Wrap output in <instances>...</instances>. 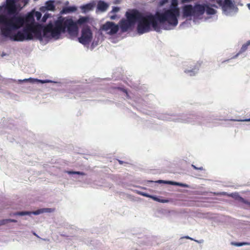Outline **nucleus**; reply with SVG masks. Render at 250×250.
<instances>
[{
  "instance_id": "obj_25",
  "label": "nucleus",
  "mask_w": 250,
  "mask_h": 250,
  "mask_svg": "<svg viewBox=\"0 0 250 250\" xmlns=\"http://www.w3.org/2000/svg\"><path fill=\"white\" fill-rule=\"evenodd\" d=\"M178 5V1L177 0H172L171 1V6L170 8H178L177 7Z\"/></svg>"
},
{
  "instance_id": "obj_36",
  "label": "nucleus",
  "mask_w": 250,
  "mask_h": 250,
  "mask_svg": "<svg viewBox=\"0 0 250 250\" xmlns=\"http://www.w3.org/2000/svg\"><path fill=\"white\" fill-rule=\"evenodd\" d=\"M162 182H163V181H162V180H159V183H162Z\"/></svg>"
},
{
  "instance_id": "obj_12",
  "label": "nucleus",
  "mask_w": 250,
  "mask_h": 250,
  "mask_svg": "<svg viewBox=\"0 0 250 250\" xmlns=\"http://www.w3.org/2000/svg\"><path fill=\"white\" fill-rule=\"evenodd\" d=\"M216 2L223 7L230 8L232 5L231 0H216Z\"/></svg>"
},
{
  "instance_id": "obj_14",
  "label": "nucleus",
  "mask_w": 250,
  "mask_h": 250,
  "mask_svg": "<svg viewBox=\"0 0 250 250\" xmlns=\"http://www.w3.org/2000/svg\"><path fill=\"white\" fill-rule=\"evenodd\" d=\"M77 8L75 6L65 7L60 12L61 14H67L71 12H75Z\"/></svg>"
},
{
  "instance_id": "obj_19",
  "label": "nucleus",
  "mask_w": 250,
  "mask_h": 250,
  "mask_svg": "<svg viewBox=\"0 0 250 250\" xmlns=\"http://www.w3.org/2000/svg\"><path fill=\"white\" fill-rule=\"evenodd\" d=\"M231 245L237 247H240L242 246H245V245H250V242H231Z\"/></svg>"
},
{
  "instance_id": "obj_23",
  "label": "nucleus",
  "mask_w": 250,
  "mask_h": 250,
  "mask_svg": "<svg viewBox=\"0 0 250 250\" xmlns=\"http://www.w3.org/2000/svg\"><path fill=\"white\" fill-rule=\"evenodd\" d=\"M169 183H170L172 185H177L180 186L182 187H188V185L186 184H182V183H179L174 182H169Z\"/></svg>"
},
{
  "instance_id": "obj_1",
  "label": "nucleus",
  "mask_w": 250,
  "mask_h": 250,
  "mask_svg": "<svg viewBox=\"0 0 250 250\" xmlns=\"http://www.w3.org/2000/svg\"><path fill=\"white\" fill-rule=\"evenodd\" d=\"M88 21V18L82 17L77 21H74L71 18H60L54 22V24L50 23L43 30L44 35L51 33L53 38H58L61 34L67 32L71 37H76L78 34V24H83Z\"/></svg>"
},
{
  "instance_id": "obj_38",
  "label": "nucleus",
  "mask_w": 250,
  "mask_h": 250,
  "mask_svg": "<svg viewBox=\"0 0 250 250\" xmlns=\"http://www.w3.org/2000/svg\"><path fill=\"white\" fill-rule=\"evenodd\" d=\"M28 80L27 79H24L23 81H27Z\"/></svg>"
},
{
  "instance_id": "obj_18",
  "label": "nucleus",
  "mask_w": 250,
  "mask_h": 250,
  "mask_svg": "<svg viewBox=\"0 0 250 250\" xmlns=\"http://www.w3.org/2000/svg\"><path fill=\"white\" fill-rule=\"evenodd\" d=\"M11 222L17 223V221L15 219H3L1 220H0V226L5 225L8 223H11Z\"/></svg>"
},
{
  "instance_id": "obj_17",
  "label": "nucleus",
  "mask_w": 250,
  "mask_h": 250,
  "mask_svg": "<svg viewBox=\"0 0 250 250\" xmlns=\"http://www.w3.org/2000/svg\"><path fill=\"white\" fill-rule=\"evenodd\" d=\"M142 195H143V196H146V197H150V198L153 199L154 201H158L159 202L167 203L168 202L167 200L160 199V198H159L156 196H152V195H149L146 193H142Z\"/></svg>"
},
{
  "instance_id": "obj_10",
  "label": "nucleus",
  "mask_w": 250,
  "mask_h": 250,
  "mask_svg": "<svg viewBox=\"0 0 250 250\" xmlns=\"http://www.w3.org/2000/svg\"><path fill=\"white\" fill-rule=\"evenodd\" d=\"M125 15L127 19L134 25L136 22L139 21L143 15L137 10L133 9L130 12H127Z\"/></svg>"
},
{
  "instance_id": "obj_21",
  "label": "nucleus",
  "mask_w": 250,
  "mask_h": 250,
  "mask_svg": "<svg viewBox=\"0 0 250 250\" xmlns=\"http://www.w3.org/2000/svg\"><path fill=\"white\" fill-rule=\"evenodd\" d=\"M31 214V212L29 211H18L13 213L14 215H19V216H23L25 215H30Z\"/></svg>"
},
{
  "instance_id": "obj_5",
  "label": "nucleus",
  "mask_w": 250,
  "mask_h": 250,
  "mask_svg": "<svg viewBox=\"0 0 250 250\" xmlns=\"http://www.w3.org/2000/svg\"><path fill=\"white\" fill-rule=\"evenodd\" d=\"M208 15L216 14V11L207 4L196 3L194 6L191 4L185 5L183 7V17L188 18L193 17L195 19H200L205 12Z\"/></svg>"
},
{
  "instance_id": "obj_27",
  "label": "nucleus",
  "mask_w": 250,
  "mask_h": 250,
  "mask_svg": "<svg viewBox=\"0 0 250 250\" xmlns=\"http://www.w3.org/2000/svg\"><path fill=\"white\" fill-rule=\"evenodd\" d=\"M231 121H238V122H250V118L246 119L244 120H231Z\"/></svg>"
},
{
  "instance_id": "obj_16",
  "label": "nucleus",
  "mask_w": 250,
  "mask_h": 250,
  "mask_svg": "<svg viewBox=\"0 0 250 250\" xmlns=\"http://www.w3.org/2000/svg\"><path fill=\"white\" fill-rule=\"evenodd\" d=\"M45 8L50 11H54L55 10V6L54 4V1L49 0L45 3Z\"/></svg>"
},
{
  "instance_id": "obj_22",
  "label": "nucleus",
  "mask_w": 250,
  "mask_h": 250,
  "mask_svg": "<svg viewBox=\"0 0 250 250\" xmlns=\"http://www.w3.org/2000/svg\"><path fill=\"white\" fill-rule=\"evenodd\" d=\"M82 9L84 11L91 9L92 5L90 4H87L82 6Z\"/></svg>"
},
{
  "instance_id": "obj_32",
  "label": "nucleus",
  "mask_w": 250,
  "mask_h": 250,
  "mask_svg": "<svg viewBox=\"0 0 250 250\" xmlns=\"http://www.w3.org/2000/svg\"><path fill=\"white\" fill-rule=\"evenodd\" d=\"M116 17H117V16H116V15H113V16H111L110 17V19H111V20H114V19H116Z\"/></svg>"
},
{
  "instance_id": "obj_15",
  "label": "nucleus",
  "mask_w": 250,
  "mask_h": 250,
  "mask_svg": "<svg viewBox=\"0 0 250 250\" xmlns=\"http://www.w3.org/2000/svg\"><path fill=\"white\" fill-rule=\"evenodd\" d=\"M108 7V5L103 1H100L97 4L98 9L101 11H105Z\"/></svg>"
},
{
  "instance_id": "obj_30",
  "label": "nucleus",
  "mask_w": 250,
  "mask_h": 250,
  "mask_svg": "<svg viewBox=\"0 0 250 250\" xmlns=\"http://www.w3.org/2000/svg\"><path fill=\"white\" fill-rule=\"evenodd\" d=\"M49 17V14H44V15L43 16V18H42V20L43 21H45Z\"/></svg>"
},
{
  "instance_id": "obj_31",
  "label": "nucleus",
  "mask_w": 250,
  "mask_h": 250,
  "mask_svg": "<svg viewBox=\"0 0 250 250\" xmlns=\"http://www.w3.org/2000/svg\"><path fill=\"white\" fill-rule=\"evenodd\" d=\"M195 69V67H193L192 68V70H186L185 71V72L186 73H193V69Z\"/></svg>"
},
{
  "instance_id": "obj_3",
  "label": "nucleus",
  "mask_w": 250,
  "mask_h": 250,
  "mask_svg": "<svg viewBox=\"0 0 250 250\" xmlns=\"http://www.w3.org/2000/svg\"><path fill=\"white\" fill-rule=\"evenodd\" d=\"M44 27V28H45ZM42 27L41 24H27L25 25L22 30L17 32L16 34L10 35V37H5L10 38L12 40L17 42H22L26 40H31L34 38L39 40L42 39V32L43 33ZM48 33H47L46 36Z\"/></svg>"
},
{
  "instance_id": "obj_20",
  "label": "nucleus",
  "mask_w": 250,
  "mask_h": 250,
  "mask_svg": "<svg viewBox=\"0 0 250 250\" xmlns=\"http://www.w3.org/2000/svg\"><path fill=\"white\" fill-rule=\"evenodd\" d=\"M250 45V40L248 41L246 43L244 44L240 49L239 54L245 52L247 49L248 47Z\"/></svg>"
},
{
  "instance_id": "obj_37",
  "label": "nucleus",
  "mask_w": 250,
  "mask_h": 250,
  "mask_svg": "<svg viewBox=\"0 0 250 250\" xmlns=\"http://www.w3.org/2000/svg\"><path fill=\"white\" fill-rule=\"evenodd\" d=\"M226 192H223V193H222V194H223V195H226Z\"/></svg>"
},
{
  "instance_id": "obj_11",
  "label": "nucleus",
  "mask_w": 250,
  "mask_h": 250,
  "mask_svg": "<svg viewBox=\"0 0 250 250\" xmlns=\"http://www.w3.org/2000/svg\"><path fill=\"white\" fill-rule=\"evenodd\" d=\"M120 27L122 32H126L133 25L127 19H122L119 22Z\"/></svg>"
},
{
  "instance_id": "obj_6",
  "label": "nucleus",
  "mask_w": 250,
  "mask_h": 250,
  "mask_svg": "<svg viewBox=\"0 0 250 250\" xmlns=\"http://www.w3.org/2000/svg\"><path fill=\"white\" fill-rule=\"evenodd\" d=\"M151 27L156 31L160 30V26L156 15L149 14L145 16L143 15L138 22L137 32L139 34L148 32L151 30Z\"/></svg>"
},
{
  "instance_id": "obj_28",
  "label": "nucleus",
  "mask_w": 250,
  "mask_h": 250,
  "mask_svg": "<svg viewBox=\"0 0 250 250\" xmlns=\"http://www.w3.org/2000/svg\"><path fill=\"white\" fill-rule=\"evenodd\" d=\"M120 10V8L118 7H114L112 9V12L113 13H116L118 12Z\"/></svg>"
},
{
  "instance_id": "obj_39",
  "label": "nucleus",
  "mask_w": 250,
  "mask_h": 250,
  "mask_svg": "<svg viewBox=\"0 0 250 250\" xmlns=\"http://www.w3.org/2000/svg\"><path fill=\"white\" fill-rule=\"evenodd\" d=\"M187 238H188V239H190V238L189 237H186Z\"/></svg>"
},
{
  "instance_id": "obj_34",
  "label": "nucleus",
  "mask_w": 250,
  "mask_h": 250,
  "mask_svg": "<svg viewBox=\"0 0 250 250\" xmlns=\"http://www.w3.org/2000/svg\"><path fill=\"white\" fill-rule=\"evenodd\" d=\"M118 162L120 164H123L124 163V162L121 160H118Z\"/></svg>"
},
{
  "instance_id": "obj_7",
  "label": "nucleus",
  "mask_w": 250,
  "mask_h": 250,
  "mask_svg": "<svg viewBox=\"0 0 250 250\" xmlns=\"http://www.w3.org/2000/svg\"><path fill=\"white\" fill-rule=\"evenodd\" d=\"M92 39V33L88 26H84L82 30L81 36L78 38L79 42L83 44H88Z\"/></svg>"
},
{
  "instance_id": "obj_24",
  "label": "nucleus",
  "mask_w": 250,
  "mask_h": 250,
  "mask_svg": "<svg viewBox=\"0 0 250 250\" xmlns=\"http://www.w3.org/2000/svg\"><path fill=\"white\" fill-rule=\"evenodd\" d=\"M238 200H239L240 202H242V203H244V204H247V205H250V202H249V201H247V200H245V199H244L243 198H242V197L238 196Z\"/></svg>"
},
{
  "instance_id": "obj_8",
  "label": "nucleus",
  "mask_w": 250,
  "mask_h": 250,
  "mask_svg": "<svg viewBox=\"0 0 250 250\" xmlns=\"http://www.w3.org/2000/svg\"><path fill=\"white\" fill-rule=\"evenodd\" d=\"M101 30L105 31L107 34L112 35L117 33L119 26L113 22L107 21L101 26Z\"/></svg>"
},
{
  "instance_id": "obj_33",
  "label": "nucleus",
  "mask_w": 250,
  "mask_h": 250,
  "mask_svg": "<svg viewBox=\"0 0 250 250\" xmlns=\"http://www.w3.org/2000/svg\"><path fill=\"white\" fill-rule=\"evenodd\" d=\"M192 167L194 169H198V168L196 167L195 166H194V165H192ZM202 169H203V168H202V167H200V168H199V169H200V170H202Z\"/></svg>"
},
{
  "instance_id": "obj_13",
  "label": "nucleus",
  "mask_w": 250,
  "mask_h": 250,
  "mask_svg": "<svg viewBox=\"0 0 250 250\" xmlns=\"http://www.w3.org/2000/svg\"><path fill=\"white\" fill-rule=\"evenodd\" d=\"M55 211V208H43L33 212V214L38 215L44 212H53Z\"/></svg>"
},
{
  "instance_id": "obj_26",
  "label": "nucleus",
  "mask_w": 250,
  "mask_h": 250,
  "mask_svg": "<svg viewBox=\"0 0 250 250\" xmlns=\"http://www.w3.org/2000/svg\"><path fill=\"white\" fill-rule=\"evenodd\" d=\"M68 173L70 174H78L81 175H84V173L83 172L80 171H68Z\"/></svg>"
},
{
  "instance_id": "obj_2",
  "label": "nucleus",
  "mask_w": 250,
  "mask_h": 250,
  "mask_svg": "<svg viewBox=\"0 0 250 250\" xmlns=\"http://www.w3.org/2000/svg\"><path fill=\"white\" fill-rule=\"evenodd\" d=\"M27 24H37L35 23L34 14L31 12L25 16L0 15V29L1 34L3 37H10L12 31Z\"/></svg>"
},
{
  "instance_id": "obj_35",
  "label": "nucleus",
  "mask_w": 250,
  "mask_h": 250,
  "mask_svg": "<svg viewBox=\"0 0 250 250\" xmlns=\"http://www.w3.org/2000/svg\"><path fill=\"white\" fill-rule=\"evenodd\" d=\"M247 6H248V7L249 8V9L250 10V3L248 4Z\"/></svg>"
},
{
  "instance_id": "obj_4",
  "label": "nucleus",
  "mask_w": 250,
  "mask_h": 250,
  "mask_svg": "<svg viewBox=\"0 0 250 250\" xmlns=\"http://www.w3.org/2000/svg\"><path fill=\"white\" fill-rule=\"evenodd\" d=\"M158 23L166 30L170 29V26H176L178 23V18L180 15L179 8H170L162 12L155 13Z\"/></svg>"
},
{
  "instance_id": "obj_40",
  "label": "nucleus",
  "mask_w": 250,
  "mask_h": 250,
  "mask_svg": "<svg viewBox=\"0 0 250 250\" xmlns=\"http://www.w3.org/2000/svg\"><path fill=\"white\" fill-rule=\"evenodd\" d=\"M211 6H214V7H215V5H211Z\"/></svg>"
},
{
  "instance_id": "obj_29",
  "label": "nucleus",
  "mask_w": 250,
  "mask_h": 250,
  "mask_svg": "<svg viewBox=\"0 0 250 250\" xmlns=\"http://www.w3.org/2000/svg\"><path fill=\"white\" fill-rule=\"evenodd\" d=\"M35 15L37 18L38 20H39L40 19V18L41 17V14L40 12H36L35 13Z\"/></svg>"
},
{
  "instance_id": "obj_9",
  "label": "nucleus",
  "mask_w": 250,
  "mask_h": 250,
  "mask_svg": "<svg viewBox=\"0 0 250 250\" xmlns=\"http://www.w3.org/2000/svg\"><path fill=\"white\" fill-rule=\"evenodd\" d=\"M16 1V0H6L5 4L0 6V11L3 8L8 14L7 16H11L10 15L15 14L17 12Z\"/></svg>"
},
{
  "instance_id": "obj_41",
  "label": "nucleus",
  "mask_w": 250,
  "mask_h": 250,
  "mask_svg": "<svg viewBox=\"0 0 250 250\" xmlns=\"http://www.w3.org/2000/svg\"><path fill=\"white\" fill-rule=\"evenodd\" d=\"M124 91L126 93H127V92H126V90H124Z\"/></svg>"
}]
</instances>
